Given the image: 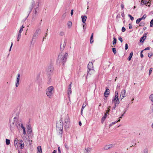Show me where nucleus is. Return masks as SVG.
<instances>
[{"instance_id": "14", "label": "nucleus", "mask_w": 153, "mask_h": 153, "mask_svg": "<svg viewBox=\"0 0 153 153\" xmlns=\"http://www.w3.org/2000/svg\"><path fill=\"white\" fill-rule=\"evenodd\" d=\"M81 18L82 22L85 24H86L85 22L87 18V16H82Z\"/></svg>"}, {"instance_id": "37", "label": "nucleus", "mask_w": 153, "mask_h": 153, "mask_svg": "<svg viewBox=\"0 0 153 153\" xmlns=\"http://www.w3.org/2000/svg\"><path fill=\"white\" fill-rule=\"evenodd\" d=\"M149 98L151 101L153 102V94H151L150 95Z\"/></svg>"}, {"instance_id": "25", "label": "nucleus", "mask_w": 153, "mask_h": 153, "mask_svg": "<svg viewBox=\"0 0 153 153\" xmlns=\"http://www.w3.org/2000/svg\"><path fill=\"white\" fill-rule=\"evenodd\" d=\"M21 36V34L20 33H18L17 36V41L19 42V40L20 39Z\"/></svg>"}, {"instance_id": "11", "label": "nucleus", "mask_w": 153, "mask_h": 153, "mask_svg": "<svg viewBox=\"0 0 153 153\" xmlns=\"http://www.w3.org/2000/svg\"><path fill=\"white\" fill-rule=\"evenodd\" d=\"M20 75L19 74H18L17 75V78L16 80L15 85L16 87H17L19 85V82L20 80Z\"/></svg>"}, {"instance_id": "54", "label": "nucleus", "mask_w": 153, "mask_h": 153, "mask_svg": "<svg viewBox=\"0 0 153 153\" xmlns=\"http://www.w3.org/2000/svg\"><path fill=\"white\" fill-rule=\"evenodd\" d=\"M12 46H13V43L12 42L11 43V46L10 47V49H9V51H10L11 50V48L12 47Z\"/></svg>"}, {"instance_id": "56", "label": "nucleus", "mask_w": 153, "mask_h": 153, "mask_svg": "<svg viewBox=\"0 0 153 153\" xmlns=\"http://www.w3.org/2000/svg\"><path fill=\"white\" fill-rule=\"evenodd\" d=\"M129 28L130 29H131L132 28V26L130 24H129Z\"/></svg>"}, {"instance_id": "24", "label": "nucleus", "mask_w": 153, "mask_h": 153, "mask_svg": "<svg viewBox=\"0 0 153 153\" xmlns=\"http://www.w3.org/2000/svg\"><path fill=\"white\" fill-rule=\"evenodd\" d=\"M24 27H25L23 25H22V26L20 28L19 30V33H20V34H21L22 32V31L23 30V29L24 28Z\"/></svg>"}, {"instance_id": "57", "label": "nucleus", "mask_w": 153, "mask_h": 153, "mask_svg": "<svg viewBox=\"0 0 153 153\" xmlns=\"http://www.w3.org/2000/svg\"><path fill=\"white\" fill-rule=\"evenodd\" d=\"M143 153H148L147 150L146 149H145Z\"/></svg>"}, {"instance_id": "63", "label": "nucleus", "mask_w": 153, "mask_h": 153, "mask_svg": "<svg viewBox=\"0 0 153 153\" xmlns=\"http://www.w3.org/2000/svg\"><path fill=\"white\" fill-rule=\"evenodd\" d=\"M121 15H122V17H124V14L123 13H122Z\"/></svg>"}, {"instance_id": "13", "label": "nucleus", "mask_w": 153, "mask_h": 153, "mask_svg": "<svg viewBox=\"0 0 153 153\" xmlns=\"http://www.w3.org/2000/svg\"><path fill=\"white\" fill-rule=\"evenodd\" d=\"M92 149L89 148H87L85 149V153H91Z\"/></svg>"}, {"instance_id": "62", "label": "nucleus", "mask_w": 153, "mask_h": 153, "mask_svg": "<svg viewBox=\"0 0 153 153\" xmlns=\"http://www.w3.org/2000/svg\"><path fill=\"white\" fill-rule=\"evenodd\" d=\"M52 153H56V151L54 150L53 151V152Z\"/></svg>"}, {"instance_id": "58", "label": "nucleus", "mask_w": 153, "mask_h": 153, "mask_svg": "<svg viewBox=\"0 0 153 153\" xmlns=\"http://www.w3.org/2000/svg\"><path fill=\"white\" fill-rule=\"evenodd\" d=\"M72 84V82H71L69 85L68 86V88L70 89H71V85Z\"/></svg>"}, {"instance_id": "32", "label": "nucleus", "mask_w": 153, "mask_h": 153, "mask_svg": "<svg viewBox=\"0 0 153 153\" xmlns=\"http://www.w3.org/2000/svg\"><path fill=\"white\" fill-rule=\"evenodd\" d=\"M65 45H66V43L65 42H64V43L63 44V45H62V47L61 46V49L62 50H63L64 48L65 47Z\"/></svg>"}, {"instance_id": "4", "label": "nucleus", "mask_w": 153, "mask_h": 153, "mask_svg": "<svg viewBox=\"0 0 153 153\" xmlns=\"http://www.w3.org/2000/svg\"><path fill=\"white\" fill-rule=\"evenodd\" d=\"M114 102V104L115 105H117L120 103V101L118 98V93L117 91L115 92V96L112 100V102Z\"/></svg>"}, {"instance_id": "10", "label": "nucleus", "mask_w": 153, "mask_h": 153, "mask_svg": "<svg viewBox=\"0 0 153 153\" xmlns=\"http://www.w3.org/2000/svg\"><path fill=\"white\" fill-rule=\"evenodd\" d=\"M126 96V90L124 89H123L121 91V94L120 97V98L121 99V100H122Z\"/></svg>"}, {"instance_id": "3", "label": "nucleus", "mask_w": 153, "mask_h": 153, "mask_svg": "<svg viewBox=\"0 0 153 153\" xmlns=\"http://www.w3.org/2000/svg\"><path fill=\"white\" fill-rule=\"evenodd\" d=\"M53 92V86L48 87L46 90V94L49 98H52Z\"/></svg>"}, {"instance_id": "49", "label": "nucleus", "mask_w": 153, "mask_h": 153, "mask_svg": "<svg viewBox=\"0 0 153 153\" xmlns=\"http://www.w3.org/2000/svg\"><path fill=\"white\" fill-rule=\"evenodd\" d=\"M59 34L60 36H63L64 35V33L63 32H60Z\"/></svg>"}, {"instance_id": "12", "label": "nucleus", "mask_w": 153, "mask_h": 153, "mask_svg": "<svg viewBox=\"0 0 153 153\" xmlns=\"http://www.w3.org/2000/svg\"><path fill=\"white\" fill-rule=\"evenodd\" d=\"M94 66L92 62H90L88 65V70L93 69Z\"/></svg>"}, {"instance_id": "48", "label": "nucleus", "mask_w": 153, "mask_h": 153, "mask_svg": "<svg viewBox=\"0 0 153 153\" xmlns=\"http://www.w3.org/2000/svg\"><path fill=\"white\" fill-rule=\"evenodd\" d=\"M126 30V29L124 27H122V32H124V31H125Z\"/></svg>"}, {"instance_id": "40", "label": "nucleus", "mask_w": 153, "mask_h": 153, "mask_svg": "<svg viewBox=\"0 0 153 153\" xmlns=\"http://www.w3.org/2000/svg\"><path fill=\"white\" fill-rule=\"evenodd\" d=\"M128 16L130 17L131 20L132 21L134 19V17L131 16V15L130 14L128 15Z\"/></svg>"}, {"instance_id": "31", "label": "nucleus", "mask_w": 153, "mask_h": 153, "mask_svg": "<svg viewBox=\"0 0 153 153\" xmlns=\"http://www.w3.org/2000/svg\"><path fill=\"white\" fill-rule=\"evenodd\" d=\"M72 91L71 89L68 88V94L69 95L71 94V93Z\"/></svg>"}, {"instance_id": "30", "label": "nucleus", "mask_w": 153, "mask_h": 153, "mask_svg": "<svg viewBox=\"0 0 153 153\" xmlns=\"http://www.w3.org/2000/svg\"><path fill=\"white\" fill-rule=\"evenodd\" d=\"M6 143L7 145H9L10 143V141L8 139H6Z\"/></svg>"}, {"instance_id": "22", "label": "nucleus", "mask_w": 153, "mask_h": 153, "mask_svg": "<svg viewBox=\"0 0 153 153\" xmlns=\"http://www.w3.org/2000/svg\"><path fill=\"white\" fill-rule=\"evenodd\" d=\"M133 55V52H132L130 53L129 57L128 58V60L130 61L131 60V58H132V56Z\"/></svg>"}, {"instance_id": "8", "label": "nucleus", "mask_w": 153, "mask_h": 153, "mask_svg": "<svg viewBox=\"0 0 153 153\" xmlns=\"http://www.w3.org/2000/svg\"><path fill=\"white\" fill-rule=\"evenodd\" d=\"M64 122L65 126H68L70 123V119L69 116L67 114L64 120Z\"/></svg>"}, {"instance_id": "64", "label": "nucleus", "mask_w": 153, "mask_h": 153, "mask_svg": "<svg viewBox=\"0 0 153 153\" xmlns=\"http://www.w3.org/2000/svg\"><path fill=\"white\" fill-rule=\"evenodd\" d=\"M79 125L80 126H81V125H82V123H81V122H80H80H79Z\"/></svg>"}, {"instance_id": "42", "label": "nucleus", "mask_w": 153, "mask_h": 153, "mask_svg": "<svg viewBox=\"0 0 153 153\" xmlns=\"http://www.w3.org/2000/svg\"><path fill=\"white\" fill-rule=\"evenodd\" d=\"M146 14H144L143 15V16L140 18L142 20L145 19L146 18Z\"/></svg>"}, {"instance_id": "28", "label": "nucleus", "mask_w": 153, "mask_h": 153, "mask_svg": "<svg viewBox=\"0 0 153 153\" xmlns=\"http://www.w3.org/2000/svg\"><path fill=\"white\" fill-rule=\"evenodd\" d=\"M39 10V8L38 7H36L35 9V10H34V13L35 14V15H36L37 13H38V11Z\"/></svg>"}, {"instance_id": "15", "label": "nucleus", "mask_w": 153, "mask_h": 153, "mask_svg": "<svg viewBox=\"0 0 153 153\" xmlns=\"http://www.w3.org/2000/svg\"><path fill=\"white\" fill-rule=\"evenodd\" d=\"M110 90L108 88H107L106 89L105 92L104 93V95L106 97H108V94H109Z\"/></svg>"}, {"instance_id": "23", "label": "nucleus", "mask_w": 153, "mask_h": 153, "mask_svg": "<svg viewBox=\"0 0 153 153\" xmlns=\"http://www.w3.org/2000/svg\"><path fill=\"white\" fill-rule=\"evenodd\" d=\"M20 147L21 149H23L24 148V144L22 140H21V143H20Z\"/></svg>"}, {"instance_id": "50", "label": "nucleus", "mask_w": 153, "mask_h": 153, "mask_svg": "<svg viewBox=\"0 0 153 153\" xmlns=\"http://www.w3.org/2000/svg\"><path fill=\"white\" fill-rule=\"evenodd\" d=\"M65 148L67 149H69V147H68V146L67 145V144L66 143H65Z\"/></svg>"}, {"instance_id": "44", "label": "nucleus", "mask_w": 153, "mask_h": 153, "mask_svg": "<svg viewBox=\"0 0 153 153\" xmlns=\"http://www.w3.org/2000/svg\"><path fill=\"white\" fill-rule=\"evenodd\" d=\"M152 68H151L150 69V70L149 71V75H150L152 73Z\"/></svg>"}, {"instance_id": "35", "label": "nucleus", "mask_w": 153, "mask_h": 153, "mask_svg": "<svg viewBox=\"0 0 153 153\" xmlns=\"http://www.w3.org/2000/svg\"><path fill=\"white\" fill-rule=\"evenodd\" d=\"M32 7L30 9V11H31L33 9V7L34 6V5L35 4V1H33L32 2Z\"/></svg>"}, {"instance_id": "26", "label": "nucleus", "mask_w": 153, "mask_h": 153, "mask_svg": "<svg viewBox=\"0 0 153 153\" xmlns=\"http://www.w3.org/2000/svg\"><path fill=\"white\" fill-rule=\"evenodd\" d=\"M86 102H85L83 103V105H82V108L81 109L82 111H83V109L86 106Z\"/></svg>"}, {"instance_id": "51", "label": "nucleus", "mask_w": 153, "mask_h": 153, "mask_svg": "<svg viewBox=\"0 0 153 153\" xmlns=\"http://www.w3.org/2000/svg\"><path fill=\"white\" fill-rule=\"evenodd\" d=\"M118 39L121 43L123 42V39L121 37H119Z\"/></svg>"}, {"instance_id": "41", "label": "nucleus", "mask_w": 153, "mask_h": 153, "mask_svg": "<svg viewBox=\"0 0 153 153\" xmlns=\"http://www.w3.org/2000/svg\"><path fill=\"white\" fill-rule=\"evenodd\" d=\"M150 26L151 27H152L153 26V19H152L150 22Z\"/></svg>"}, {"instance_id": "60", "label": "nucleus", "mask_w": 153, "mask_h": 153, "mask_svg": "<svg viewBox=\"0 0 153 153\" xmlns=\"http://www.w3.org/2000/svg\"><path fill=\"white\" fill-rule=\"evenodd\" d=\"M152 54H150L149 53V54H148V57H149L150 58V57H151V56H152Z\"/></svg>"}, {"instance_id": "43", "label": "nucleus", "mask_w": 153, "mask_h": 153, "mask_svg": "<svg viewBox=\"0 0 153 153\" xmlns=\"http://www.w3.org/2000/svg\"><path fill=\"white\" fill-rule=\"evenodd\" d=\"M28 130L27 131V133H30L31 131V129L30 127L28 128Z\"/></svg>"}, {"instance_id": "18", "label": "nucleus", "mask_w": 153, "mask_h": 153, "mask_svg": "<svg viewBox=\"0 0 153 153\" xmlns=\"http://www.w3.org/2000/svg\"><path fill=\"white\" fill-rule=\"evenodd\" d=\"M148 3H149V2L147 1H146L144 0H142L141 1V4H142V3H143V4H144L145 5L147 6V4Z\"/></svg>"}, {"instance_id": "2", "label": "nucleus", "mask_w": 153, "mask_h": 153, "mask_svg": "<svg viewBox=\"0 0 153 153\" xmlns=\"http://www.w3.org/2000/svg\"><path fill=\"white\" fill-rule=\"evenodd\" d=\"M68 55L67 53H65L64 54L62 53H60L58 56L56 61L57 63L59 64L61 63L64 65L66 59L68 57Z\"/></svg>"}, {"instance_id": "27", "label": "nucleus", "mask_w": 153, "mask_h": 153, "mask_svg": "<svg viewBox=\"0 0 153 153\" xmlns=\"http://www.w3.org/2000/svg\"><path fill=\"white\" fill-rule=\"evenodd\" d=\"M67 25L69 28L71 27L72 25L71 22V21H68L67 23Z\"/></svg>"}, {"instance_id": "1", "label": "nucleus", "mask_w": 153, "mask_h": 153, "mask_svg": "<svg viewBox=\"0 0 153 153\" xmlns=\"http://www.w3.org/2000/svg\"><path fill=\"white\" fill-rule=\"evenodd\" d=\"M19 112L14 114L12 116L13 119L10 120V128L11 130H13L15 126L18 128H19L20 127L22 128V126H23L21 120L19 119Z\"/></svg>"}, {"instance_id": "7", "label": "nucleus", "mask_w": 153, "mask_h": 153, "mask_svg": "<svg viewBox=\"0 0 153 153\" xmlns=\"http://www.w3.org/2000/svg\"><path fill=\"white\" fill-rule=\"evenodd\" d=\"M95 72V70L93 69L88 70L86 78L88 76L90 77L91 75H93Z\"/></svg>"}, {"instance_id": "38", "label": "nucleus", "mask_w": 153, "mask_h": 153, "mask_svg": "<svg viewBox=\"0 0 153 153\" xmlns=\"http://www.w3.org/2000/svg\"><path fill=\"white\" fill-rule=\"evenodd\" d=\"M142 20V19H141V18H139V19H138L137 20H136V23L137 24H139L140 21Z\"/></svg>"}, {"instance_id": "33", "label": "nucleus", "mask_w": 153, "mask_h": 153, "mask_svg": "<svg viewBox=\"0 0 153 153\" xmlns=\"http://www.w3.org/2000/svg\"><path fill=\"white\" fill-rule=\"evenodd\" d=\"M23 130V134H26V132L25 131V128L24 126H22V128Z\"/></svg>"}, {"instance_id": "52", "label": "nucleus", "mask_w": 153, "mask_h": 153, "mask_svg": "<svg viewBox=\"0 0 153 153\" xmlns=\"http://www.w3.org/2000/svg\"><path fill=\"white\" fill-rule=\"evenodd\" d=\"M58 153H61V150H60V147H58Z\"/></svg>"}, {"instance_id": "5", "label": "nucleus", "mask_w": 153, "mask_h": 153, "mask_svg": "<svg viewBox=\"0 0 153 153\" xmlns=\"http://www.w3.org/2000/svg\"><path fill=\"white\" fill-rule=\"evenodd\" d=\"M63 123L62 120H60L59 121L57 122L56 124V127L57 130H61V131L63 129Z\"/></svg>"}, {"instance_id": "47", "label": "nucleus", "mask_w": 153, "mask_h": 153, "mask_svg": "<svg viewBox=\"0 0 153 153\" xmlns=\"http://www.w3.org/2000/svg\"><path fill=\"white\" fill-rule=\"evenodd\" d=\"M143 50L141 51L140 52V57L141 58H143V55L142 54V52L143 51Z\"/></svg>"}, {"instance_id": "46", "label": "nucleus", "mask_w": 153, "mask_h": 153, "mask_svg": "<svg viewBox=\"0 0 153 153\" xmlns=\"http://www.w3.org/2000/svg\"><path fill=\"white\" fill-rule=\"evenodd\" d=\"M128 45L127 43L126 44L125 46V49L126 50L128 49Z\"/></svg>"}, {"instance_id": "29", "label": "nucleus", "mask_w": 153, "mask_h": 153, "mask_svg": "<svg viewBox=\"0 0 153 153\" xmlns=\"http://www.w3.org/2000/svg\"><path fill=\"white\" fill-rule=\"evenodd\" d=\"M18 139L16 138H15L14 140V143L15 146H16V145H17V143H18Z\"/></svg>"}, {"instance_id": "61", "label": "nucleus", "mask_w": 153, "mask_h": 153, "mask_svg": "<svg viewBox=\"0 0 153 153\" xmlns=\"http://www.w3.org/2000/svg\"><path fill=\"white\" fill-rule=\"evenodd\" d=\"M110 109H108L106 111V113L107 114H108L110 111Z\"/></svg>"}, {"instance_id": "6", "label": "nucleus", "mask_w": 153, "mask_h": 153, "mask_svg": "<svg viewBox=\"0 0 153 153\" xmlns=\"http://www.w3.org/2000/svg\"><path fill=\"white\" fill-rule=\"evenodd\" d=\"M40 31L41 30L39 28H38L36 30L33 35L32 41H33L37 38L39 34L40 33Z\"/></svg>"}, {"instance_id": "19", "label": "nucleus", "mask_w": 153, "mask_h": 153, "mask_svg": "<svg viewBox=\"0 0 153 153\" xmlns=\"http://www.w3.org/2000/svg\"><path fill=\"white\" fill-rule=\"evenodd\" d=\"M107 114L105 113V114H104V116L102 117V120H101L102 123L103 122L105 121V119L107 117Z\"/></svg>"}, {"instance_id": "59", "label": "nucleus", "mask_w": 153, "mask_h": 153, "mask_svg": "<svg viewBox=\"0 0 153 153\" xmlns=\"http://www.w3.org/2000/svg\"><path fill=\"white\" fill-rule=\"evenodd\" d=\"M149 49H150V48L148 47H147V48H145L144 50L145 51V50H149Z\"/></svg>"}, {"instance_id": "55", "label": "nucleus", "mask_w": 153, "mask_h": 153, "mask_svg": "<svg viewBox=\"0 0 153 153\" xmlns=\"http://www.w3.org/2000/svg\"><path fill=\"white\" fill-rule=\"evenodd\" d=\"M124 5L123 4H121V7L122 9H123L124 8Z\"/></svg>"}, {"instance_id": "20", "label": "nucleus", "mask_w": 153, "mask_h": 153, "mask_svg": "<svg viewBox=\"0 0 153 153\" xmlns=\"http://www.w3.org/2000/svg\"><path fill=\"white\" fill-rule=\"evenodd\" d=\"M38 153H42V150L41 146H39L37 147Z\"/></svg>"}, {"instance_id": "16", "label": "nucleus", "mask_w": 153, "mask_h": 153, "mask_svg": "<svg viewBox=\"0 0 153 153\" xmlns=\"http://www.w3.org/2000/svg\"><path fill=\"white\" fill-rule=\"evenodd\" d=\"M113 146V145L112 144L106 145L105 147L104 148L106 150H107L111 148Z\"/></svg>"}, {"instance_id": "53", "label": "nucleus", "mask_w": 153, "mask_h": 153, "mask_svg": "<svg viewBox=\"0 0 153 153\" xmlns=\"http://www.w3.org/2000/svg\"><path fill=\"white\" fill-rule=\"evenodd\" d=\"M73 11H74L73 9H72L71 10V16H72L73 15Z\"/></svg>"}, {"instance_id": "34", "label": "nucleus", "mask_w": 153, "mask_h": 153, "mask_svg": "<svg viewBox=\"0 0 153 153\" xmlns=\"http://www.w3.org/2000/svg\"><path fill=\"white\" fill-rule=\"evenodd\" d=\"M117 122V121H115V122H112L109 125V127H110L112 125H114V124H115V123H116Z\"/></svg>"}, {"instance_id": "21", "label": "nucleus", "mask_w": 153, "mask_h": 153, "mask_svg": "<svg viewBox=\"0 0 153 153\" xmlns=\"http://www.w3.org/2000/svg\"><path fill=\"white\" fill-rule=\"evenodd\" d=\"M90 42L91 43H92L93 42V33L91 34V35L90 38Z\"/></svg>"}, {"instance_id": "17", "label": "nucleus", "mask_w": 153, "mask_h": 153, "mask_svg": "<svg viewBox=\"0 0 153 153\" xmlns=\"http://www.w3.org/2000/svg\"><path fill=\"white\" fill-rule=\"evenodd\" d=\"M146 36H144H144L143 37H141L140 39V41L141 42H143L144 40L146 39Z\"/></svg>"}, {"instance_id": "45", "label": "nucleus", "mask_w": 153, "mask_h": 153, "mask_svg": "<svg viewBox=\"0 0 153 153\" xmlns=\"http://www.w3.org/2000/svg\"><path fill=\"white\" fill-rule=\"evenodd\" d=\"M144 24H144V23H143V22H141L140 23V25H139V26H143L144 25Z\"/></svg>"}, {"instance_id": "36", "label": "nucleus", "mask_w": 153, "mask_h": 153, "mask_svg": "<svg viewBox=\"0 0 153 153\" xmlns=\"http://www.w3.org/2000/svg\"><path fill=\"white\" fill-rule=\"evenodd\" d=\"M113 39L114 40L113 41V45H115L116 43L117 39L115 37H114Z\"/></svg>"}, {"instance_id": "39", "label": "nucleus", "mask_w": 153, "mask_h": 153, "mask_svg": "<svg viewBox=\"0 0 153 153\" xmlns=\"http://www.w3.org/2000/svg\"><path fill=\"white\" fill-rule=\"evenodd\" d=\"M112 50H113V52L114 53V54H115L117 53V51H116V48H113Z\"/></svg>"}, {"instance_id": "9", "label": "nucleus", "mask_w": 153, "mask_h": 153, "mask_svg": "<svg viewBox=\"0 0 153 153\" xmlns=\"http://www.w3.org/2000/svg\"><path fill=\"white\" fill-rule=\"evenodd\" d=\"M53 71V68L51 65H50L48 67L47 69V71L48 74L49 75L51 74Z\"/></svg>"}]
</instances>
